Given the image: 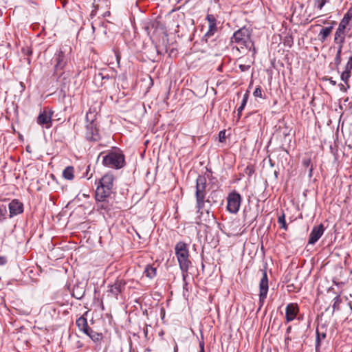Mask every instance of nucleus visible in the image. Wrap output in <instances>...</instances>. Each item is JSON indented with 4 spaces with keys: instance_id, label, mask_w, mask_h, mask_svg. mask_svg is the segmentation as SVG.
Returning a JSON list of instances; mask_svg holds the SVG:
<instances>
[{
    "instance_id": "obj_2",
    "label": "nucleus",
    "mask_w": 352,
    "mask_h": 352,
    "mask_svg": "<svg viewBox=\"0 0 352 352\" xmlns=\"http://www.w3.org/2000/svg\"><path fill=\"white\" fill-rule=\"evenodd\" d=\"M232 43L237 45V49L243 52L245 50H250L254 45L251 40V33L248 28L243 27L236 31L232 38Z\"/></svg>"
},
{
    "instance_id": "obj_36",
    "label": "nucleus",
    "mask_w": 352,
    "mask_h": 352,
    "mask_svg": "<svg viewBox=\"0 0 352 352\" xmlns=\"http://www.w3.org/2000/svg\"><path fill=\"white\" fill-rule=\"evenodd\" d=\"M344 44V43L337 44L338 45V50H337V53H336L337 54H341Z\"/></svg>"
},
{
    "instance_id": "obj_39",
    "label": "nucleus",
    "mask_w": 352,
    "mask_h": 352,
    "mask_svg": "<svg viewBox=\"0 0 352 352\" xmlns=\"http://www.w3.org/2000/svg\"><path fill=\"white\" fill-rule=\"evenodd\" d=\"M6 263V258L3 256H0V265H3Z\"/></svg>"
},
{
    "instance_id": "obj_28",
    "label": "nucleus",
    "mask_w": 352,
    "mask_h": 352,
    "mask_svg": "<svg viewBox=\"0 0 352 352\" xmlns=\"http://www.w3.org/2000/svg\"><path fill=\"white\" fill-rule=\"evenodd\" d=\"M253 95L256 98H263L262 90L260 87H258L255 89L254 91L253 92Z\"/></svg>"
},
{
    "instance_id": "obj_19",
    "label": "nucleus",
    "mask_w": 352,
    "mask_h": 352,
    "mask_svg": "<svg viewBox=\"0 0 352 352\" xmlns=\"http://www.w3.org/2000/svg\"><path fill=\"white\" fill-rule=\"evenodd\" d=\"M351 20V16L349 13H346L344 14V17L341 20V21L339 23L338 30L346 31V26L348 25L349 21Z\"/></svg>"
},
{
    "instance_id": "obj_20",
    "label": "nucleus",
    "mask_w": 352,
    "mask_h": 352,
    "mask_svg": "<svg viewBox=\"0 0 352 352\" xmlns=\"http://www.w3.org/2000/svg\"><path fill=\"white\" fill-rule=\"evenodd\" d=\"M85 333L87 334L94 342H98L102 338V333H97L93 331L91 328H89V331H87Z\"/></svg>"
},
{
    "instance_id": "obj_6",
    "label": "nucleus",
    "mask_w": 352,
    "mask_h": 352,
    "mask_svg": "<svg viewBox=\"0 0 352 352\" xmlns=\"http://www.w3.org/2000/svg\"><path fill=\"white\" fill-rule=\"evenodd\" d=\"M227 209L230 213L236 214L240 208L241 197L236 192L230 193L227 198Z\"/></svg>"
},
{
    "instance_id": "obj_46",
    "label": "nucleus",
    "mask_w": 352,
    "mask_h": 352,
    "mask_svg": "<svg viewBox=\"0 0 352 352\" xmlns=\"http://www.w3.org/2000/svg\"><path fill=\"white\" fill-rule=\"evenodd\" d=\"M331 82L333 85H336V82H335V81H333V80H331Z\"/></svg>"
},
{
    "instance_id": "obj_44",
    "label": "nucleus",
    "mask_w": 352,
    "mask_h": 352,
    "mask_svg": "<svg viewBox=\"0 0 352 352\" xmlns=\"http://www.w3.org/2000/svg\"><path fill=\"white\" fill-rule=\"evenodd\" d=\"M174 351H175L174 352H177V345L175 346Z\"/></svg>"
},
{
    "instance_id": "obj_41",
    "label": "nucleus",
    "mask_w": 352,
    "mask_h": 352,
    "mask_svg": "<svg viewBox=\"0 0 352 352\" xmlns=\"http://www.w3.org/2000/svg\"><path fill=\"white\" fill-rule=\"evenodd\" d=\"M199 346H200V348H201L200 352H204V342L200 343Z\"/></svg>"
},
{
    "instance_id": "obj_17",
    "label": "nucleus",
    "mask_w": 352,
    "mask_h": 352,
    "mask_svg": "<svg viewBox=\"0 0 352 352\" xmlns=\"http://www.w3.org/2000/svg\"><path fill=\"white\" fill-rule=\"evenodd\" d=\"M97 116V112L95 109H89V111L86 114V124H96V120Z\"/></svg>"
},
{
    "instance_id": "obj_14",
    "label": "nucleus",
    "mask_w": 352,
    "mask_h": 352,
    "mask_svg": "<svg viewBox=\"0 0 352 352\" xmlns=\"http://www.w3.org/2000/svg\"><path fill=\"white\" fill-rule=\"evenodd\" d=\"M298 312V307L296 304L289 303L287 305L285 309V318L287 322L292 321Z\"/></svg>"
},
{
    "instance_id": "obj_35",
    "label": "nucleus",
    "mask_w": 352,
    "mask_h": 352,
    "mask_svg": "<svg viewBox=\"0 0 352 352\" xmlns=\"http://www.w3.org/2000/svg\"><path fill=\"white\" fill-rule=\"evenodd\" d=\"M327 0H320V2L318 3L317 7L319 8V9H322L323 8V6L325 5V3H327Z\"/></svg>"
},
{
    "instance_id": "obj_13",
    "label": "nucleus",
    "mask_w": 352,
    "mask_h": 352,
    "mask_svg": "<svg viewBox=\"0 0 352 352\" xmlns=\"http://www.w3.org/2000/svg\"><path fill=\"white\" fill-rule=\"evenodd\" d=\"M85 136L88 140L97 141L100 138L98 129L96 124H86Z\"/></svg>"
},
{
    "instance_id": "obj_40",
    "label": "nucleus",
    "mask_w": 352,
    "mask_h": 352,
    "mask_svg": "<svg viewBox=\"0 0 352 352\" xmlns=\"http://www.w3.org/2000/svg\"><path fill=\"white\" fill-rule=\"evenodd\" d=\"M313 175V166H311L309 170V177L311 178Z\"/></svg>"
},
{
    "instance_id": "obj_4",
    "label": "nucleus",
    "mask_w": 352,
    "mask_h": 352,
    "mask_svg": "<svg viewBox=\"0 0 352 352\" xmlns=\"http://www.w3.org/2000/svg\"><path fill=\"white\" fill-rule=\"evenodd\" d=\"M196 182L197 184L195 195L197 213H200V214H202V212H201V210L204 208L206 202L205 198L206 195V179L205 177L199 175L197 178ZM206 201H208V200H206Z\"/></svg>"
},
{
    "instance_id": "obj_27",
    "label": "nucleus",
    "mask_w": 352,
    "mask_h": 352,
    "mask_svg": "<svg viewBox=\"0 0 352 352\" xmlns=\"http://www.w3.org/2000/svg\"><path fill=\"white\" fill-rule=\"evenodd\" d=\"M350 76H351V72L350 71H347V70H344L342 73V74H341V79L344 82H347V81L349 80Z\"/></svg>"
},
{
    "instance_id": "obj_42",
    "label": "nucleus",
    "mask_w": 352,
    "mask_h": 352,
    "mask_svg": "<svg viewBox=\"0 0 352 352\" xmlns=\"http://www.w3.org/2000/svg\"><path fill=\"white\" fill-rule=\"evenodd\" d=\"M335 299L336 300V302H334V304H333V309H336V302H337V301H338V297H336Z\"/></svg>"
},
{
    "instance_id": "obj_34",
    "label": "nucleus",
    "mask_w": 352,
    "mask_h": 352,
    "mask_svg": "<svg viewBox=\"0 0 352 352\" xmlns=\"http://www.w3.org/2000/svg\"><path fill=\"white\" fill-rule=\"evenodd\" d=\"M342 59H341V54H337L335 57V64L336 65H339L341 63Z\"/></svg>"
},
{
    "instance_id": "obj_45",
    "label": "nucleus",
    "mask_w": 352,
    "mask_h": 352,
    "mask_svg": "<svg viewBox=\"0 0 352 352\" xmlns=\"http://www.w3.org/2000/svg\"><path fill=\"white\" fill-rule=\"evenodd\" d=\"M290 330H291V327H288V328H287V333H288V332H289V331H290Z\"/></svg>"
},
{
    "instance_id": "obj_38",
    "label": "nucleus",
    "mask_w": 352,
    "mask_h": 352,
    "mask_svg": "<svg viewBox=\"0 0 352 352\" xmlns=\"http://www.w3.org/2000/svg\"><path fill=\"white\" fill-rule=\"evenodd\" d=\"M239 67L241 69V71L244 72L245 70H248L250 68V66L249 65H241L239 66Z\"/></svg>"
},
{
    "instance_id": "obj_9",
    "label": "nucleus",
    "mask_w": 352,
    "mask_h": 352,
    "mask_svg": "<svg viewBox=\"0 0 352 352\" xmlns=\"http://www.w3.org/2000/svg\"><path fill=\"white\" fill-rule=\"evenodd\" d=\"M126 283L124 280L118 279L113 285H109L107 293L109 296L113 297L116 299L118 298V295L120 294L124 289Z\"/></svg>"
},
{
    "instance_id": "obj_7",
    "label": "nucleus",
    "mask_w": 352,
    "mask_h": 352,
    "mask_svg": "<svg viewBox=\"0 0 352 352\" xmlns=\"http://www.w3.org/2000/svg\"><path fill=\"white\" fill-rule=\"evenodd\" d=\"M71 51L70 47H61L56 54L55 65L56 70L63 69L66 65L68 60V54Z\"/></svg>"
},
{
    "instance_id": "obj_15",
    "label": "nucleus",
    "mask_w": 352,
    "mask_h": 352,
    "mask_svg": "<svg viewBox=\"0 0 352 352\" xmlns=\"http://www.w3.org/2000/svg\"><path fill=\"white\" fill-rule=\"evenodd\" d=\"M346 33L347 31H343L337 29L334 34V43L336 44L344 43Z\"/></svg>"
},
{
    "instance_id": "obj_29",
    "label": "nucleus",
    "mask_w": 352,
    "mask_h": 352,
    "mask_svg": "<svg viewBox=\"0 0 352 352\" xmlns=\"http://www.w3.org/2000/svg\"><path fill=\"white\" fill-rule=\"evenodd\" d=\"M206 19L208 22V25H212V24L216 23V18L212 14H208L206 16Z\"/></svg>"
},
{
    "instance_id": "obj_22",
    "label": "nucleus",
    "mask_w": 352,
    "mask_h": 352,
    "mask_svg": "<svg viewBox=\"0 0 352 352\" xmlns=\"http://www.w3.org/2000/svg\"><path fill=\"white\" fill-rule=\"evenodd\" d=\"M144 274L149 278H152L156 275V269L151 265H146L144 270Z\"/></svg>"
},
{
    "instance_id": "obj_24",
    "label": "nucleus",
    "mask_w": 352,
    "mask_h": 352,
    "mask_svg": "<svg viewBox=\"0 0 352 352\" xmlns=\"http://www.w3.org/2000/svg\"><path fill=\"white\" fill-rule=\"evenodd\" d=\"M209 25V27H208L209 29H208V32L206 33L205 36L207 37H210L217 31V28L216 23L212 24V25Z\"/></svg>"
},
{
    "instance_id": "obj_26",
    "label": "nucleus",
    "mask_w": 352,
    "mask_h": 352,
    "mask_svg": "<svg viewBox=\"0 0 352 352\" xmlns=\"http://www.w3.org/2000/svg\"><path fill=\"white\" fill-rule=\"evenodd\" d=\"M278 223L279 224H280V228L284 229V230H287V226L286 224V222H285V215L284 214H282L281 216H280L278 219Z\"/></svg>"
},
{
    "instance_id": "obj_43",
    "label": "nucleus",
    "mask_w": 352,
    "mask_h": 352,
    "mask_svg": "<svg viewBox=\"0 0 352 352\" xmlns=\"http://www.w3.org/2000/svg\"><path fill=\"white\" fill-rule=\"evenodd\" d=\"M144 333L145 337H146V336H147V333H148V330H147V329H144Z\"/></svg>"
},
{
    "instance_id": "obj_16",
    "label": "nucleus",
    "mask_w": 352,
    "mask_h": 352,
    "mask_svg": "<svg viewBox=\"0 0 352 352\" xmlns=\"http://www.w3.org/2000/svg\"><path fill=\"white\" fill-rule=\"evenodd\" d=\"M333 30V26L325 27L321 29L318 34V39L322 43H324L327 37L331 34Z\"/></svg>"
},
{
    "instance_id": "obj_33",
    "label": "nucleus",
    "mask_w": 352,
    "mask_h": 352,
    "mask_svg": "<svg viewBox=\"0 0 352 352\" xmlns=\"http://www.w3.org/2000/svg\"><path fill=\"white\" fill-rule=\"evenodd\" d=\"M219 141L221 142H223L225 141V140H226V131H221L219 132Z\"/></svg>"
},
{
    "instance_id": "obj_32",
    "label": "nucleus",
    "mask_w": 352,
    "mask_h": 352,
    "mask_svg": "<svg viewBox=\"0 0 352 352\" xmlns=\"http://www.w3.org/2000/svg\"><path fill=\"white\" fill-rule=\"evenodd\" d=\"M302 164L303 166H305L306 168L311 166V165L310 158H304L302 160Z\"/></svg>"
},
{
    "instance_id": "obj_31",
    "label": "nucleus",
    "mask_w": 352,
    "mask_h": 352,
    "mask_svg": "<svg viewBox=\"0 0 352 352\" xmlns=\"http://www.w3.org/2000/svg\"><path fill=\"white\" fill-rule=\"evenodd\" d=\"M351 69H352V56H351L349 58L348 62L346 64L345 69L344 70H347V71H350L351 72Z\"/></svg>"
},
{
    "instance_id": "obj_3",
    "label": "nucleus",
    "mask_w": 352,
    "mask_h": 352,
    "mask_svg": "<svg viewBox=\"0 0 352 352\" xmlns=\"http://www.w3.org/2000/svg\"><path fill=\"white\" fill-rule=\"evenodd\" d=\"M113 176L111 174L104 175L99 182L96 190V198L99 201H103L104 199L109 197L113 187Z\"/></svg>"
},
{
    "instance_id": "obj_1",
    "label": "nucleus",
    "mask_w": 352,
    "mask_h": 352,
    "mask_svg": "<svg viewBox=\"0 0 352 352\" xmlns=\"http://www.w3.org/2000/svg\"><path fill=\"white\" fill-rule=\"evenodd\" d=\"M175 255L182 272L183 279L185 280L188 275V270L191 263L189 260V252L187 244L184 242H178L175 247Z\"/></svg>"
},
{
    "instance_id": "obj_11",
    "label": "nucleus",
    "mask_w": 352,
    "mask_h": 352,
    "mask_svg": "<svg viewBox=\"0 0 352 352\" xmlns=\"http://www.w3.org/2000/svg\"><path fill=\"white\" fill-rule=\"evenodd\" d=\"M324 231V228L322 224H320L318 226H314L309 234V244L314 245L318 240L322 236Z\"/></svg>"
},
{
    "instance_id": "obj_37",
    "label": "nucleus",
    "mask_w": 352,
    "mask_h": 352,
    "mask_svg": "<svg viewBox=\"0 0 352 352\" xmlns=\"http://www.w3.org/2000/svg\"><path fill=\"white\" fill-rule=\"evenodd\" d=\"M291 340H292V339H291V338H290V337H289V336L286 337V338H285V347H286L287 349H289V342L291 341Z\"/></svg>"
},
{
    "instance_id": "obj_23",
    "label": "nucleus",
    "mask_w": 352,
    "mask_h": 352,
    "mask_svg": "<svg viewBox=\"0 0 352 352\" xmlns=\"http://www.w3.org/2000/svg\"><path fill=\"white\" fill-rule=\"evenodd\" d=\"M248 94L246 93L243 95V100L241 101V105L239 107V108L237 109V112H238V114H241V113L242 112V111L243 110L244 107H245L246 105V103L248 102Z\"/></svg>"
},
{
    "instance_id": "obj_47",
    "label": "nucleus",
    "mask_w": 352,
    "mask_h": 352,
    "mask_svg": "<svg viewBox=\"0 0 352 352\" xmlns=\"http://www.w3.org/2000/svg\"><path fill=\"white\" fill-rule=\"evenodd\" d=\"M76 298L80 299L81 298V296H77Z\"/></svg>"
},
{
    "instance_id": "obj_21",
    "label": "nucleus",
    "mask_w": 352,
    "mask_h": 352,
    "mask_svg": "<svg viewBox=\"0 0 352 352\" xmlns=\"http://www.w3.org/2000/svg\"><path fill=\"white\" fill-rule=\"evenodd\" d=\"M63 177L68 180L74 179V168L72 166L66 167L63 171Z\"/></svg>"
},
{
    "instance_id": "obj_48",
    "label": "nucleus",
    "mask_w": 352,
    "mask_h": 352,
    "mask_svg": "<svg viewBox=\"0 0 352 352\" xmlns=\"http://www.w3.org/2000/svg\"><path fill=\"white\" fill-rule=\"evenodd\" d=\"M269 352H271V351L270 350V351H269Z\"/></svg>"
},
{
    "instance_id": "obj_5",
    "label": "nucleus",
    "mask_w": 352,
    "mask_h": 352,
    "mask_svg": "<svg viewBox=\"0 0 352 352\" xmlns=\"http://www.w3.org/2000/svg\"><path fill=\"white\" fill-rule=\"evenodd\" d=\"M102 164L109 168H120L124 164V155L120 151H111L103 156Z\"/></svg>"
},
{
    "instance_id": "obj_25",
    "label": "nucleus",
    "mask_w": 352,
    "mask_h": 352,
    "mask_svg": "<svg viewBox=\"0 0 352 352\" xmlns=\"http://www.w3.org/2000/svg\"><path fill=\"white\" fill-rule=\"evenodd\" d=\"M7 214V208L6 206L1 205L0 206V222H2L4 219H6V216Z\"/></svg>"
},
{
    "instance_id": "obj_18",
    "label": "nucleus",
    "mask_w": 352,
    "mask_h": 352,
    "mask_svg": "<svg viewBox=\"0 0 352 352\" xmlns=\"http://www.w3.org/2000/svg\"><path fill=\"white\" fill-rule=\"evenodd\" d=\"M76 325L78 326L80 331L85 333L89 331V326L86 318L81 316L76 320Z\"/></svg>"
},
{
    "instance_id": "obj_8",
    "label": "nucleus",
    "mask_w": 352,
    "mask_h": 352,
    "mask_svg": "<svg viewBox=\"0 0 352 352\" xmlns=\"http://www.w3.org/2000/svg\"><path fill=\"white\" fill-rule=\"evenodd\" d=\"M268 278L266 271H263L262 277L259 283V304L263 305L268 292Z\"/></svg>"
},
{
    "instance_id": "obj_10",
    "label": "nucleus",
    "mask_w": 352,
    "mask_h": 352,
    "mask_svg": "<svg viewBox=\"0 0 352 352\" xmlns=\"http://www.w3.org/2000/svg\"><path fill=\"white\" fill-rule=\"evenodd\" d=\"M10 218H12L23 212V204L17 199H13L8 204Z\"/></svg>"
},
{
    "instance_id": "obj_30",
    "label": "nucleus",
    "mask_w": 352,
    "mask_h": 352,
    "mask_svg": "<svg viewBox=\"0 0 352 352\" xmlns=\"http://www.w3.org/2000/svg\"><path fill=\"white\" fill-rule=\"evenodd\" d=\"M326 337V335L324 333L320 334L317 331V338H316V347L320 344V342L321 339H324Z\"/></svg>"
},
{
    "instance_id": "obj_12",
    "label": "nucleus",
    "mask_w": 352,
    "mask_h": 352,
    "mask_svg": "<svg viewBox=\"0 0 352 352\" xmlns=\"http://www.w3.org/2000/svg\"><path fill=\"white\" fill-rule=\"evenodd\" d=\"M52 113L44 110L41 112L37 117V123L41 126H45L47 129H49L52 125Z\"/></svg>"
}]
</instances>
